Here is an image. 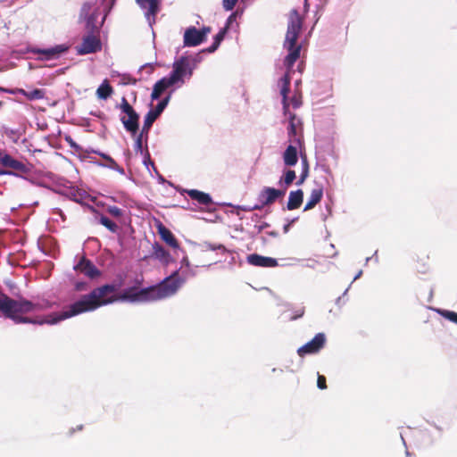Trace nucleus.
Returning <instances> with one entry per match:
<instances>
[{
  "label": "nucleus",
  "instance_id": "obj_3",
  "mask_svg": "<svg viewBox=\"0 0 457 457\" xmlns=\"http://www.w3.org/2000/svg\"><path fill=\"white\" fill-rule=\"evenodd\" d=\"M192 75V71L186 63V59L179 56L174 61L170 74L155 82L151 93V99L153 101L159 100L162 95L170 87H180L185 84L186 79H189Z\"/></svg>",
  "mask_w": 457,
  "mask_h": 457
},
{
  "label": "nucleus",
  "instance_id": "obj_56",
  "mask_svg": "<svg viewBox=\"0 0 457 457\" xmlns=\"http://www.w3.org/2000/svg\"><path fill=\"white\" fill-rule=\"evenodd\" d=\"M237 209H241L243 211H252L253 210V207H249V206H237Z\"/></svg>",
  "mask_w": 457,
  "mask_h": 457
},
{
  "label": "nucleus",
  "instance_id": "obj_33",
  "mask_svg": "<svg viewBox=\"0 0 457 457\" xmlns=\"http://www.w3.org/2000/svg\"><path fill=\"white\" fill-rule=\"evenodd\" d=\"M203 251H221L222 253L227 252V248L221 244H212L209 242H204L200 245Z\"/></svg>",
  "mask_w": 457,
  "mask_h": 457
},
{
  "label": "nucleus",
  "instance_id": "obj_49",
  "mask_svg": "<svg viewBox=\"0 0 457 457\" xmlns=\"http://www.w3.org/2000/svg\"><path fill=\"white\" fill-rule=\"evenodd\" d=\"M154 69V63H151V62H150V63H145V64L142 65V66L140 67V69H139V71H143V70H146V73H147L148 75H150V74H152V73H153Z\"/></svg>",
  "mask_w": 457,
  "mask_h": 457
},
{
  "label": "nucleus",
  "instance_id": "obj_11",
  "mask_svg": "<svg viewBox=\"0 0 457 457\" xmlns=\"http://www.w3.org/2000/svg\"><path fill=\"white\" fill-rule=\"evenodd\" d=\"M137 4L141 9L145 10V19L153 29V25L155 22V16L160 11L161 1L160 0H136Z\"/></svg>",
  "mask_w": 457,
  "mask_h": 457
},
{
  "label": "nucleus",
  "instance_id": "obj_36",
  "mask_svg": "<svg viewBox=\"0 0 457 457\" xmlns=\"http://www.w3.org/2000/svg\"><path fill=\"white\" fill-rule=\"evenodd\" d=\"M302 163H303V170L301 172L299 179L296 182L297 186H301L305 181L307 177L309 176V166H308V162L305 158L303 159Z\"/></svg>",
  "mask_w": 457,
  "mask_h": 457
},
{
  "label": "nucleus",
  "instance_id": "obj_41",
  "mask_svg": "<svg viewBox=\"0 0 457 457\" xmlns=\"http://www.w3.org/2000/svg\"><path fill=\"white\" fill-rule=\"evenodd\" d=\"M74 288L76 291H87L89 288V284L86 281H77L74 284Z\"/></svg>",
  "mask_w": 457,
  "mask_h": 457
},
{
  "label": "nucleus",
  "instance_id": "obj_22",
  "mask_svg": "<svg viewBox=\"0 0 457 457\" xmlns=\"http://www.w3.org/2000/svg\"><path fill=\"white\" fill-rule=\"evenodd\" d=\"M187 193L191 199L195 200L200 204L208 206L212 204V196L207 193L199 191L197 189H190L187 190Z\"/></svg>",
  "mask_w": 457,
  "mask_h": 457
},
{
  "label": "nucleus",
  "instance_id": "obj_48",
  "mask_svg": "<svg viewBox=\"0 0 457 457\" xmlns=\"http://www.w3.org/2000/svg\"><path fill=\"white\" fill-rule=\"evenodd\" d=\"M181 265H180V268L179 269V270H184L183 269L186 268V270L189 269L190 268V262L187 258V255L183 256L181 262H180Z\"/></svg>",
  "mask_w": 457,
  "mask_h": 457
},
{
  "label": "nucleus",
  "instance_id": "obj_38",
  "mask_svg": "<svg viewBox=\"0 0 457 457\" xmlns=\"http://www.w3.org/2000/svg\"><path fill=\"white\" fill-rule=\"evenodd\" d=\"M238 10L233 12L227 19L226 24L223 28H227V31L230 29V26L236 21L237 18L241 15Z\"/></svg>",
  "mask_w": 457,
  "mask_h": 457
},
{
  "label": "nucleus",
  "instance_id": "obj_14",
  "mask_svg": "<svg viewBox=\"0 0 457 457\" xmlns=\"http://www.w3.org/2000/svg\"><path fill=\"white\" fill-rule=\"evenodd\" d=\"M204 41L202 38L198 29L195 26H189L185 29L183 35V46L186 47H195L203 44Z\"/></svg>",
  "mask_w": 457,
  "mask_h": 457
},
{
  "label": "nucleus",
  "instance_id": "obj_39",
  "mask_svg": "<svg viewBox=\"0 0 457 457\" xmlns=\"http://www.w3.org/2000/svg\"><path fill=\"white\" fill-rule=\"evenodd\" d=\"M107 212H108L111 215H112V216H114V217H116V218H120V217H121V216H122V214H123L122 210H121L120 208H119V207L115 206V205H113V206H109V207H108V209H107Z\"/></svg>",
  "mask_w": 457,
  "mask_h": 457
},
{
  "label": "nucleus",
  "instance_id": "obj_9",
  "mask_svg": "<svg viewBox=\"0 0 457 457\" xmlns=\"http://www.w3.org/2000/svg\"><path fill=\"white\" fill-rule=\"evenodd\" d=\"M326 336L324 333H318L315 337L305 345L298 348L297 353L301 357L307 354H313L319 353L325 345Z\"/></svg>",
  "mask_w": 457,
  "mask_h": 457
},
{
  "label": "nucleus",
  "instance_id": "obj_28",
  "mask_svg": "<svg viewBox=\"0 0 457 457\" xmlns=\"http://www.w3.org/2000/svg\"><path fill=\"white\" fill-rule=\"evenodd\" d=\"M21 93L29 100H38L44 98L45 96V92L39 88H35L29 91L21 89Z\"/></svg>",
  "mask_w": 457,
  "mask_h": 457
},
{
  "label": "nucleus",
  "instance_id": "obj_34",
  "mask_svg": "<svg viewBox=\"0 0 457 457\" xmlns=\"http://www.w3.org/2000/svg\"><path fill=\"white\" fill-rule=\"evenodd\" d=\"M94 4H95L90 1L85 2L83 4L79 12V20H82L83 18L87 17L92 13L91 11L93 9Z\"/></svg>",
  "mask_w": 457,
  "mask_h": 457
},
{
  "label": "nucleus",
  "instance_id": "obj_27",
  "mask_svg": "<svg viewBox=\"0 0 457 457\" xmlns=\"http://www.w3.org/2000/svg\"><path fill=\"white\" fill-rule=\"evenodd\" d=\"M113 90L107 80H104L97 88L96 95L98 98L105 100L111 96Z\"/></svg>",
  "mask_w": 457,
  "mask_h": 457
},
{
  "label": "nucleus",
  "instance_id": "obj_16",
  "mask_svg": "<svg viewBox=\"0 0 457 457\" xmlns=\"http://www.w3.org/2000/svg\"><path fill=\"white\" fill-rule=\"evenodd\" d=\"M0 164H2L5 168L12 169V171L14 172L20 171L25 173L28 171V168L23 162L12 158L8 154L0 159Z\"/></svg>",
  "mask_w": 457,
  "mask_h": 457
},
{
  "label": "nucleus",
  "instance_id": "obj_37",
  "mask_svg": "<svg viewBox=\"0 0 457 457\" xmlns=\"http://www.w3.org/2000/svg\"><path fill=\"white\" fill-rule=\"evenodd\" d=\"M120 78V84L123 86L127 85H136L137 82V79L131 77L129 74L124 73L119 75Z\"/></svg>",
  "mask_w": 457,
  "mask_h": 457
},
{
  "label": "nucleus",
  "instance_id": "obj_52",
  "mask_svg": "<svg viewBox=\"0 0 457 457\" xmlns=\"http://www.w3.org/2000/svg\"><path fill=\"white\" fill-rule=\"evenodd\" d=\"M297 220H298V218H297V217H296V218H294V219H292L290 221H288L287 224H285V225L283 226V231H284V233H287V232L289 231V229H290L291 225H292L293 223H295Z\"/></svg>",
  "mask_w": 457,
  "mask_h": 457
},
{
  "label": "nucleus",
  "instance_id": "obj_24",
  "mask_svg": "<svg viewBox=\"0 0 457 457\" xmlns=\"http://www.w3.org/2000/svg\"><path fill=\"white\" fill-rule=\"evenodd\" d=\"M153 249H154V254L156 259H158L160 262H162L164 264H168L170 262V261H171L170 254L168 251H166L164 249V247H162V245H160L159 244L156 243L153 245Z\"/></svg>",
  "mask_w": 457,
  "mask_h": 457
},
{
  "label": "nucleus",
  "instance_id": "obj_50",
  "mask_svg": "<svg viewBox=\"0 0 457 457\" xmlns=\"http://www.w3.org/2000/svg\"><path fill=\"white\" fill-rule=\"evenodd\" d=\"M304 314V307L299 308L297 311L295 312V314L290 318L291 320H297L301 317H303Z\"/></svg>",
  "mask_w": 457,
  "mask_h": 457
},
{
  "label": "nucleus",
  "instance_id": "obj_2",
  "mask_svg": "<svg viewBox=\"0 0 457 457\" xmlns=\"http://www.w3.org/2000/svg\"><path fill=\"white\" fill-rule=\"evenodd\" d=\"M120 109L126 116L120 117V121L124 129L130 133L132 137H136L134 148L137 153L143 154V141L145 143L148 140L149 131L154 122L158 119L161 114H157L154 110L151 109L145 116L143 128L139 134V114L130 105L126 97L121 98Z\"/></svg>",
  "mask_w": 457,
  "mask_h": 457
},
{
  "label": "nucleus",
  "instance_id": "obj_43",
  "mask_svg": "<svg viewBox=\"0 0 457 457\" xmlns=\"http://www.w3.org/2000/svg\"><path fill=\"white\" fill-rule=\"evenodd\" d=\"M294 118H295V116H292L290 118V121H289V126H288V129H287L289 137H294L296 135V127L294 122Z\"/></svg>",
  "mask_w": 457,
  "mask_h": 457
},
{
  "label": "nucleus",
  "instance_id": "obj_57",
  "mask_svg": "<svg viewBox=\"0 0 457 457\" xmlns=\"http://www.w3.org/2000/svg\"><path fill=\"white\" fill-rule=\"evenodd\" d=\"M362 275V270H360L358 273H356V275L354 276L353 279V282L357 280L359 278H361V276Z\"/></svg>",
  "mask_w": 457,
  "mask_h": 457
},
{
  "label": "nucleus",
  "instance_id": "obj_6",
  "mask_svg": "<svg viewBox=\"0 0 457 457\" xmlns=\"http://www.w3.org/2000/svg\"><path fill=\"white\" fill-rule=\"evenodd\" d=\"M185 282L186 278H182L179 275V270H174L159 284L150 287L151 290H153L151 291L153 300H162L174 295Z\"/></svg>",
  "mask_w": 457,
  "mask_h": 457
},
{
  "label": "nucleus",
  "instance_id": "obj_44",
  "mask_svg": "<svg viewBox=\"0 0 457 457\" xmlns=\"http://www.w3.org/2000/svg\"><path fill=\"white\" fill-rule=\"evenodd\" d=\"M317 386L321 390L327 388L326 378L323 375L318 374Z\"/></svg>",
  "mask_w": 457,
  "mask_h": 457
},
{
  "label": "nucleus",
  "instance_id": "obj_32",
  "mask_svg": "<svg viewBox=\"0 0 457 457\" xmlns=\"http://www.w3.org/2000/svg\"><path fill=\"white\" fill-rule=\"evenodd\" d=\"M99 223L104 226L108 230H110L112 233L117 232L119 228L118 225L105 215L100 216Z\"/></svg>",
  "mask_w": 457,
  "mask_h": 457
},
{
  "label": "nucleus",
  "instance_id": "obj_61",
  "mask_svg": "<svg viewBox=\"0 0 457 457\" xmlns=\"http://www.w3.org/2000/svg\"><path fill=\"white\" fill-rule=\"evenodd\" d=\"M56 213H59L62 217H63V213H62V210L57 209Z\"/></svg>",
  "mask_w": 457,
  "mask_h": 457
},
{
  "label": "nucleus",
  "instance_id": "obj_18",
  "mask_svg": "<svg viewBox=\"0 0 457 457\" xmlns=\"http://www.w3.org/2000/svg\"><path fill=\"white\" fill-rule=\"evenodd\" d=\"M290 83H291V78L287 73H286L279 79L280 94L282 96V104H283V109L285 111H287L289 106V104L287 103V97H288V93L290 91Z\"/></svg>",
  "mask_w": 457,
  "mask_h": 457
},
{
  "label": "nucleus",
  "instance_id": "obj_31",
  "mask_svg": "<svg viewBox=\"0 0 457 457\" xmlns=\"http://www.w3.org/2000/svg\"><path fill=\"white\" fill-rule=\"evenodd\" d=\"M440 316L457 325V312L445 309H434Z\"/></svg>",
  "mask_w": 457,
  "mask_h": 457
},
{
  "label": "nucleus",
  "instance_id": "obj_35",
  "mask_svg": "<svg viewBox=\"0 0 457 457\" xmlns=\"http://www.w3.org/2000/svg\"><path fill=\"white\" fill-rule=\"evenodd\" d=\"M141 154L144 156L143 164L146 167V169L150 170L149 166H151L153 168V170L157 173V169H156L154 162L151 160V156H150L147 147L145 149L143 148V154Z\"/></svg>",
  "mask_w": 457,
  "mask_h": 457
},
{
  "label": "nucleus",
  "instance_id": "obj_64",
  "mask_svg": "<svg viewBox=\"0 0 457 457\" xmlns=\"http://www.w3.org/2000/svg\"><path fill=\"white\" fill-rule=\"evenodd\" d=\"M347 291H348V288H346L343 294V296L347 294Z\"/></svg>",
  "mask_w": 457,
  "mask_h": 457
},
{
  "label": "nucleus",
  "instance_id": "obj_17",
  "mask_svg": "<svg viewBox=\"0 0 457 457\" xmlns=\"http://www.w3.org/2000/svg\"><path fill=\"white\" fill-rule=\"evenodd\" d=\"M158 232H159V235H160L161 238L168 245L172 247L176 252L177 251L183 252V250L179 248L178 241H177L175 236L173 235V233L169 228H167L166 227H164L163 225L161 224L159 226V228H158Z\"/></svg>",
  "mask_w": 457,
  "mask_h": 457
},
{
  "label": "nucleus",
  "instance_id": "obj_46",
  "mask_svg": "<svg viewBox=\"0 0 457 457\" xmlns=\"http://www.w3.org/2000/svg\"><path fill=\"white\" fill-rule=\"evenodd\" d=\"M220 46V45L219 43H216V41L213 40L212 44L209 47L202 49L201 51L203 53H214Z\"/></svg>",
  "mask_w": 457,
  "mask_h": 457
},
{
  "label": "nucleus",
  "instance_id": "obj_45",
  "mask_svg": "<svg viewBox=\"0 0 457 457\" xmlns=\"http://www.w3.org/2000/svg\"><path fill=\"white\" fill-rule=\"evenodd\" d=\"M198 31L200 32L202 38L205 42L208 34L211 33V31H212V29H211V27L204 26L202 29H199Z\"/></svg>",
  "mask_w": 457,
  "mask_h": 457
},
{
  "label": "nucleus",
  "instance_id": "obj_40",
  "mask_svg": "<svg viewBox=\"0 0 457 457\" xmlns=\"http://www.w3.org/2000/svg\"><path fill=\"white\" fill-rule=\"evenodd\" d=\"M227 33V28L220 29V30L214 36L213 40L220 45L224 37H226Z\"/></svg>",
  "mask_w": 457,
  "mask_h": 457
},
{
  "label": "nucleus",
  "instance_id": "obj_26",
  "mask_svg": "<svg viewBox=\"0 0 457 457\" xmlns=\"http://www.w3.org/2000/svg\"><path fill=\"white\" fill-rule=\"evenodd\" d=\"M96 153L98 154L103 159H104L107 162L106 164H101L102 166L116 170L121 175L125 174L124 169L119 166L117 162L114 161V159H112L110 155L100 152Z\"/></svg>",
  "mask_w": 457,
  "mask_h": 457
},
{
  "label": "nucleus",
  "instance_id": "obj_58",
  "mask_svg": "<svg viewBox=\"0 0 457 457\" xmlns=\"http://www.w3.org/2000/svg\"><path fill=\"white\" fill-rule=\"evenodd\" d=\"M268 235H270L273 237H277L278 236V233L277 231H270V232H268Z\"/></svg>",
  "mask_w": 457,
  "mask_h": 457
},
{
  "label": "nucleus",
  "instance_id": "obj_13",
  "mask_svg": "<svg viewBox=\"0 0 457 457\" xmlns=\"http://www.w3.org/2000/svg\"><path fill=\"white\" fill-rule=\"evenodd\" d=\"M73 269L84 274L90 279H96L101 276L100 270L86 257H81L77 264L74 265Z\"/></svg>",
  "mask_w": 457,
  "mask_h": 457
},
{
  "label": "nucleus",
  "instance_id": "obj_42",
  "mask_svg": "<svg viewBox=\"0 0 457 457\" xmlns=\"http://www.w3.org/2000/svg\"><path fill=\"white\" fill-rule=\"evenodd\" d=\"M237 3V0H222L223 8L226 11H232Z\"/></svg>",
  "mask_w": 457,
  "mask_h": 457
},
{
  "label": "nucleus",
  "instance_id": "obj_5",
  "mask_svg": "<svg viewBox=\"0 0 457 457\" xmlns=\"http://www.w3.org/2000/svg\"><path fill=\"white\" fill-rule=\"evenodd\" d=\"M303 21L296 10H293L289 16L287 30L284 42V48L288 54L284 59V64L287 70H291L300 57L301 45L297 44L299 34L302 30Z\"/></svg>",
  "mask_w": 457,
  "mask_h": 457
},
{
  "label": "nucleus",
  "instance_id": "obj_63",
  "mask_svg": "<svg viewBox=\"0 0 457 457\" xmlns=\"http://www.w3.org/2000/svg\"><path fill=\"white\" fill-rule=\"evenodd\" d=\"M341 296H339L337 299V303H339V302H341Z\"/></svg>",
  "mask_w": 457,
  "mask_h": 457
},
{
  "label": "nucleus",
  "instance_id": "obj_7",
  "mask_svg": "<svg viewBox=\"0 0 457 457\" xmlns=\"http://www.w3.org/2000/svg\"><path fill=\"white\" fill-rule=\"evenodd\" d=\"M68 50L69 46L67 45L60 44L48 48L31 47L29 51L39 54L37 58L39 61H51L60 58Z\"/></svg>",
  "mask_w": 457,
  "mask_h": 457
},
{
  "label": "nucleus",
  "instance_id": "obj_20",
  "mask_svg": "<svg viewBox=\"0 0 457 457\" xmlns=\"http://www.w3.org/2000/svg\"><path fill=\"white\" fill-rule=\"evenodd\" d=\"M202 51L195 54H188V52L184 53L180 57H184L186 59V63L187 67L190 69L192 73L197 68L198 64L203 61Z\"/></svg>",
  "mask_w": 457,
  "mask_h": 457
},
{
  "label": "nucleus",
  "instance_id": "obj_53",
  "mask_svg": "<svg viewBox=\"0 0 457 457\" xmlns=\"http://www.w3.org/2000/svg\"><path fill=\"white\" fill-rule=\"evenodd\" d=\"M378 251H375L374 254L371 256V257H367L366 260H365V265L368 264V262L370 261V260H374V262L376 263L378 262Z\"/></svg>",
  "mask_w": 457,
  "mask_h": 457
},
{
  "label": "nucleus",
  "instance_id": "obj_21",
  "mask_svg": "<svg viewBox=\"0 0 457 457\" xmlns=\"http://www.w3.org/2000/svg\"><path fill=\"white\" fill-rule=\"evenodd\" d=\"M283 162L286 166H295L298 162V152L297 148L292 145H289L284 154H283Z\"/></svg>",
  "mask_w": 457,
  "mask_h": 457
},
{
  "label": "nucleus",
  "instance_id": "obj_51",
  "mask_svg": "<svg viewBox=\"0 0 457 457\" xmlns=\"http://www.w3.org/2000/svg\"><path fill=\"white\" fill-rule=\"evenodd\" d=\"M195 270H191L190 268L187 269V270H182V278H186V279L187 278V277H195Z\"/></svg>",
  "mask_w": 457,
  "mask_h": 457
},
{
  "label": "nucleus",
  "instance_id": "obj_47",
  "mask_svg": "<svg viewBox=\"0 0 457 457\" xmlns=\"http://www.w3.org/2000/svg\"><path fill=\"white\" fill-rule=\"evenodd\" d=\"M66 142L75 151H80L82 149L81 146L78 145L71 137H66Z\"/></svg>",
  "mask_w": 457,
  "mask_h": 457
},
{
  "label": "nucleus",
  "instance_id": "obj_1",
  "mask_svg": "<svg viewBox=\"0 0 457 457\" xmlns=\"http://www.w3.org/2000/svg\"><path fill=\"white\" fill-rule=\"evenodd\" d=\"M119 288L116 284H104L83 295L79 300L70 304L61 312H54L45 318L46 324L54 325L66 319L85 312H94L96 309L112 304L117 301L128 303L154 302L150 287L138 288L135 286L127 287L115 296L112 294Z\"/></svg>",
  "mask_w": 457,
  "mask_h": 457
},
{
  "label": "nucleus",
  "instance_id": "obj_8",
  "mask_svg": "<svg viewBox=\"0 0 457 457\" xmlns=\"http://www.w3.org/2000/svg\"><path fill=\"white\" fill-rule=\"evenodd\" d=\"M286 194L285 189H277L270 187H264L258 195L260 204H255L253 209H262L264 206L272 204L278 199L282 198Z\"/></svg>",
  "mask_w": 457,
  "mask_h": 457
},
{
  "label": "nucleus",
  "instance_id": "obj_30",
  "mask_svg": "<svg viewBox=\"0 0 457 457\" xmlns=\"http://www.w3.org/2000/svg\"><path fill=\"white\" fill-rule=\"evenodd\" d=\"M176 88L174 87L170 92L168 93V95L163 97L157 104L156 106L153 109L155 111V112H157V114H162V112L165 110V108L167 107V105L169 104L170 101V98H171V95H172V92L175 90Z\"/></svg>",
  "mask_w": 457,
  "mask_h": 457
},
{
  "label": "nucleus",
  "instance_id": "obj_54",
  "mask_svg": "<svg viewBox=\"0 0 457 457\" xmlns=\"http://www.w3.org/2000/svg\"><path fill=\"white\" fill-rule=\"evenodd\" d=\"M3 175L18 176L17 172L11 171L8 170L0 169V176H3Z\"/></svg>",
  "mask_w": 457,
  "mask_h": 457
},
{
  "label": "nucleus",
  "instance_id": "obj_60",
  "mask_svg": "<svg viewBox=\"0 0 457 457\" xmlns=\"http://www.w3.org/2000/svg\"><path fill=\"white\" fill-rule=\"evenodd\" d=\"M92 115H95V116H97V117H100L102 112H91Z\"/></svg>",
  "mask_w": 457,
  "mask_h": 457
},
{
  "label": "nucleus",
  "instance_id": "obj_25",
  "mask_svg": "<svg viewBox=\"0 0 457 457\" xmlns=\"http://www.w3.org/2000/svg\"><path fill=\"white\" fill-rule=\"evenodd\" d=\"M296 179L295 171L293 170H286L283 173V176L278 180V186L283 187L282 189L287 190V187H289L294 180Z\"/></svg>",
  "mask_w": 457,
  "mask_h": 457
},
{
  "label": "nucleus",
  "instance_id": "obj_15",
  "mask_svg": "<svg viewBox=\"0 0 457 457\" xmlns=\"http://www.w3.org/2000/svg\"><path fill=\"white\" fill-rule=\"evenodd\" d=\"M247 262L253 266L271 268L278 265V261L275 258L262 256L258 253H252L246 257Z\"/></svg>",
  "mask_w": 457,
  "mask_h": 457
},
{
  "label": "nucleus",
  "instance_id": "obj_10",
  "mask_svg": "<svg viewBox=\"0 0 457 457\" xmlns=\"http://www.w3.org/2000/svg\"><path fill=\"white\" fill-rule=\"evenodd\" d=\"M102 48L100 39L94 35V33H88V35L83 37L80 46H77V53L80 55L96 53Z\"/></svg>",
  "mask_w": 457,
  "mask_h": 457
},
{
  "label": "nucleus",
  "instance_id": "obj_19",
  "mask_svg": "<svg viewBox=\"0 0 457 457\" xmlns=\"http://www.w3.org/2000/svg\"><path fill=\"white\" fill-rule=\"evenodd\" d=\"M303 192L302 189L291 191L287 204V209L289 211H293L299 208L303 203Z\"/></svg>",
  "mask_w": 457,
  "mask_h": 457
},
{
  "label": "nucleus",
  "instance_id": "obj_59",
  "mask_svg": "<svg viewBox=\"0 0 457 457\" xmlns=\"http://www.w3.org/2000/svg\"><path fill=\"white\" fill-rule=\"evenodd\" d=\"M436 430V436L439 437L441 436V428H438V427H435Z\"/></svg>",
  "mask_w": 457,
  "mask_h": 457
},
{
  "label": "nucleus",
  "instance_id": "obj_23",
  "mask_svg": "<svg viewBox=\"0 0 457 457\" xmlns=\"http://www.w3.org/2000/svg\"><path fill=\"white\" fill-rule=\"evenodd\" d=\"M323 195V188L321 187L313 188L311 192L310 198L306 203L303 211L306 212L315 207L317 204H319Z\"/></svg>",
  "mask_w": 457,
  "mask_h": 457
},
{
  "label": "nucleus",
  "instance_id": "obj_4",
  "mask_svg": "<svg viewBox=\"0 0 457 457\" xmlns=\"http://www.w3.org/2000/svg\"><path fill=\"white\" fill-rule=\"evenodd\" d=\"M37 304L28 300H14L8 295H0V312L4 317L11 319L16 324L29 323L43 325L46 324L44 319H31L29 317L20 316L19 313H29L37 310Z\"/></svg>",
  "mask_w": 457,
  "mask_h": 457
},
{
  "label": "nucleus",
  "instance_id": "obj_55",
  "mask_svg": "<svg viewBox=\"0 0 457 457\" xmlns=\"http://www.w3.org/2000/svg\"><path fill=\"white\" fill-rule=\"evenodd\" d=\"M268 227H270V225L268 223H266V222H263L261 225L255 226V228H257L258 232H262L264 228H266Z\"/></svg>",
  "mask_w": 457,
  "mask_h": 457
},
{
  "label": "nucleus",
  "instance_id": "obj_29",
  "mask_svg": "<svg viewBox=\"0 0 457 457\" xmlns=\"http://www.w3.org/2000/svg\"><path fill=\"white\" fill-rule=\"evenodd\" d=\"M84 195H85L84 191L78 189V188H74V187H71L70 189H68V191L66 193V195L71 200L77 202V203H80L83 200Z\"/></svg>",
  "mask_w": 457,
  "mask_h": 457
},
{
  "label": "nucleus",
  "instance_id": "obj_12",
  "mask_svg": "<svg viewBox=\"0 0 457 457\" xmlns=\"http://www.w3.org/2000/svg\"><path fill=\"white\" fill-rule=\"evenodd\" d=\"M114 2L115 0H111L110 5L104 8L105 13L99 25L97 24V19L99 16V11L97 9H95L90 15L82 19L86 21V29L88 31V33H96L99 30L100 27L104 22L108 13L111 12V9L114 4Z\"/></svg>",
  "mask_w": 457,
  "mask_h": 457
},
{
  "label": "nucleus",
  "instance_id": "obj_62",
  "mask_svg": "<svg viewBox=\"0 0 457 457\" xmlns=\"http://www.w3.org/2000/svg\"><path fill=\"white\" fill-rule=\"evenodd\" d=\"M5 154H6L5 153L0 151V159L3 158V156H4Z\"/></svg>",
  "mask_w": 457,
  "mask_h": 457
}]
</instances>
